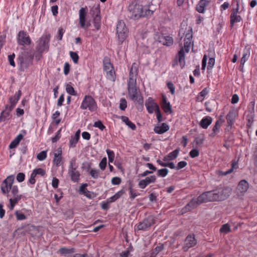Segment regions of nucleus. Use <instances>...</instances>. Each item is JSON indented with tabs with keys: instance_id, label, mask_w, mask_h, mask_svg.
Masks as SVG:
<instances>
[{
	"instance_id": "obj_22",
	"label": "nucleus",
	"mask_w": 257,
	"mask_h": 257,
	"mask_svg": "<svg viewBox=\"0 0 257 257\" xmlns=\"http://www.w3.org/2000/svg\"><path fill=\"white\" fill-rule=\"evenodd\" d=\"M93 15L96 14L93 18V25L96 30H98L101 26V17L100 15V11L97 9H95V10L93 11Z\"/></svg>"
},
{
	"instance_id": "obj_63",
	"label": "nucleus",
	"mask_w": 257,
	"mask_h": 257,
	"mask_svg": "<svg viewBox=\"0 0 257 257\" xmlns=\"http://www.w3.org/2000/svg\"><path fill=\"white\" fill-rule=\"evenodd\" d=\"M34 172L36 173V175H40L42 176H43L45 174V171L42 168H38L34 170Z\"/></svg>"
},
{
	"instance_id": "obj_27",
	"label": "nucleus",
	"mask_w": 257,
	"mask_h": 257,
	"mask_svg": "<svg viewBox=\"0 0 257 257\" xmlns=\"http://www.w3.org/2000/svg\"><path fill=\"white\" fill-rule=\"evenodd\" d=\"M169 130V126L166 123H163L161 126H155L154 131L158 134H163Z\"/></svg>"
},
{
	"instance_id": "obj_12",
	"label": "nucleus",
	"mask_w": 257,
	"mask_h": 257,
	"mask_svg": "<svg viewBox=\"0 0 257 257\" xmlns=\"http://www.w3.org/2000/svg\"><path fill=\"white\" fill-rule=\"evenodd\" d=\"M17 42L21 46L30 45L31 40L27 33L24 31H20L17 36Z\"/></svg>"
},
{
	"instance_id": "obj_43",
	"label": "nucleus",
	"mask_w": 257,
	"mask_h": 257,
	"mask_svg": "<svg viewBox=\"0 0 257 257\" xmlns=\"http://www.w3.org/2000/svg\"><path fill=\"white\" fill-rule=\"evenodd\" d=\"M106 153L108 156L109 163H112L114 159V152L109 149L106 150Z\"/></svg>"
},
{
	"instance_id": "obj_62",
	"label": "nucleus",
	"mask_w": 257,
	"mask_h": 257,
	"mask_svg": "<svg viewBox=\"0 0 257 257\" xmlns=\"http://www.w3.org/2000/svg\"><path fill=\"white\" fill-rule=\"evenodd\" d=\"M121 183V179L117 177H115L112 178L111 183L113 185H119Z\"/></svg>"
},
{
	"instance_id": "obj_7",
	"label": "nucleus",
	"mask_w": 257,
	"mask_h": 257,
	"mask_svg": "<svg viewBox=\"0 0 257 257\" xmlns=\"http://www.w3.org/2000/svg\"><path fill=\"white\" fill-rule=\"evenodd\" d=\"M103 69L106 72L107 78L109 80L114 81L115 79V72L113 67L107 57H105L103 60Z\"/></svg>"
},
{
	"instance_id": "obj_48",
	"label": "nucleus",
	"mask_w": 257,
	"mask_h": 257,
	"mask_svg": "<svg viewBox=\"0 0 257 257\" xmlns=\"http://www.w3.org/2000/svg\"><path fill=\"white\" fill-rule=\"evenodd\" d=\"M119 108L121 110H124L127 107V102L124 98H121L120 100Z\"/></svg>"
},
{
	"instance_id": "obj_37",
	"label": "nucleus",
	"mask_w": 257,
	"mask_h": 257,
	"mask_svg": "<svg viewBox=\"0 0 257 257\" xmlns=\"http://www.w3.org/2000/svg\"><path fill=\"white\" fill-rule=\"evenodd\" d=\"M10 118V112L5 109L1 113L0 122L2 121H5L7 119H9Z\"/></svg>"
},
{
	"instance_id": "obj_15",
	"label": "nucleus",
	"mask_w": 257,
	"mask_h": 257,
	"mask_svg": "<svg viewBox=\"0 0 257 257\" xmlns=\"http://www.w3.org/2000/svg\"><path fill=\"white\" fill-rule=\"evenodd\" d=\"M156 39L159 43L167 46H170L172 45L174 42L173 38L170 36L159 35L156 36Z\"/></svg>"
},
{
	"instance_id": "obj_49",
	"label": "nucleus",
	"mask_w": 257,
	"mask_h": 257,
	"mask_svg": "<svg viewBox=\"0 0 257 257\" xmlns=\"http://www.w3.org/2000/svg\"><path fill=\"white\" fill-rule=\"evenodd\" d=\"M99 172L98 170L91 169L89 173L93 179H96L98 178Z\"/></svg>"
},
{
	"instance_id": "obj_61",
	"label": "nucleus",
	"mask_w": 257,
	"mask_h": 257,
	"mask_svg": "<svg viewBox=\"0 0 257 257\" xmlns=\"http://www.w3.org/2000/svg\"><path fill=\"white\" fill-rule=\"evenodd\" d=\"M25 175L23 173H19L17 176V180L19 182H22L25 180Z\"/></svg>"
},
{
	"instance_id": "obj_17",
	"label": "nucleus",
	"mask_w": 257,
	"mask_h": 257,
	"mask_svg": "<svg viewBox=\"0 0 257 257\" xmlns=\"http://www.w3.org/2000/svg\"><path fill=\"white\" fill-rule=\"evenodd\" d=\"M161 106L164 111L167 114H171L173 112L170 103L167 101L166 96L164 94L162 95Z\"/></svg>"
},
{
	"instance_id": "obj_14",
	"label": "nucleus",
	"mask_w": 257,
	"mask_h": 257,
	"mask_svg": "<svg viewBox=\"0 0 257 257\" xmlns=\"http://www.w3.org/2000/svg\"><path fill=\"white\" fill-rule=\"evenodd\" d=\"M193 38V31L192 28L189 27V29L185 35L184 38V47L186 52L188 53L190 50V48L192 43Z\"/></svg>"
},
{
	"instance_id": "obj_34",
	"label": "nucleus",
	"mask_w": 257,
	"mask_h": 257,
	"mask_svg": "<svg viewBox=\"0 0 257 257\" xmlns=\"http://www.w3.org/2000/svg\"><path fill=\"white\" fill-rule=\"evenodd\" d=\"M241 20L242 19L239 15H234V13L231 14L230 16V27L233 28L234 23L240 22Z\"/></svg>"
},
{
	"instance_id": "obj_16",
	"label": "nucleus",
	"mask_w": 257,
	"mask_h": 257,
	"mask_svg": "<svg viewBox=\"0 0 257 257\" xmlns=\"http://www.w3.org/2000/svg\"><path fill=\"white\" fill-rule=\"evenodd\" d=\"M145 105L149 113H153L154 111L159 109V105L154 101L152 97H149L146 101Z\"/></svg>"
},
{
	"instance_id": "obj_26",
	"label": "nucleus",
	"mask_w": 257,
	"mask_h": 257,
	"mask_svg": "<svg viewBox=\"0 0 257 257\" xmlns=\"http://www.w3.org/2000/svg\"><path fill=\"white\" fill-rule=\"evenodd\" d=\"M54 158L53 159V163L57 166L59 167L62 161V150L61 148H58L56 150V152L54 153Z\"/></svg>"
},
{
	"instance_id": "obj_3",
	"label": "nucleus",
	"mask_w": 257,
	"mask_h": 257,
	"mask_svg": "<svg viewBox=\"0 0 257 257\" xmlns=\"http://www.w3.org/2000/svg\"><path fill=\"white\" fill-rule=\"evenodd\" d=\"M152 5H149L143 7L135 2H132L128 7L130 18L138 20L141 17L151 16L155 10L152 8Z\"/></svg>"
},
{
	"instance_id": "obj_20",
	"label": "nucleus",
	"mask_w": 257,
	"mask_h": 257,
	"mask_svg": "<svg viewBox=\"0 0 257 257\" xmlns=\"http://www.w3.org/2000/svg\"><path fill=\"white\" fill-rule=\"evenodd\" d=\"M250 54V47L249 46H246L243 50V55L240 60V71H242L243 65L246 61L249 58Z\"/></svg>"
},
{
	"instance_id": "obj_40",
	"label": "nucleus",
	"mask_w": 257,
	"mask_h": 257,
	"mask_svg": "<svg viewBox=\"0 0 257 257\" xmlns=\"http://www.w3.org/2000/svg\"><path fill=\"white\" fill-rule=\"evenodd\" d=\"M164 249L163 244H160V245L156 246L152 250L151 253V257H155L156 255Z\"/></svg>"
},
{
	"instance_id": "obj_58",
	"label": "nucleus",
	"mask_w": 257,
	"mask_h": 257,
	"mask_svg": "<svg viewBox=\"0 0 257 257\" xmlns=\"http://www.w3.org/2000/svg\"><path fill=\"white\" fill-rule=\"evenodd\" d=\"M187 164V163L186 161H182L179 162L177 164L176 169H177V170L181 169L184 168L185 167H186Z\"/></svg>"
},
{
	"instance_id": "obj_9",
	"label": "nucleus",
	"mask_w": 257,
	"mask_h": 257,
	"mask_svg": "<svg viewBox=\"0 0 257 257\" xmlns=\"http://www.w3.org/2000/svg\"><path fill=\"white\" fill-rule=\"evenodd\" d=\"M50 38L51 35L49 34L43 35L39 39L38 44L36 46L37 51L43 52L46 50H48Z\"/></svg>"
},
{
	"instance_id": "obj_36",
	"label": "nucleus",
	"mask_w": 257,
	"mask_h": 257,
	"mask_svg": "<svg viewBox=\"0 0 257 257\" xmlns=\"http://www.w3.org/2000/svg\"><path fill=\"white\" fill-rule=\"evenodd\" d=\"M121 120L124 122L126 125H127L129 127H130L133 130H135L136 128V125L131 121L128 118L125 116H121L120 117Z\"/></svg>"
},
{
	"instance_id": "obj_39",
	"label": "nucleus",
	"mask_w": 257,
	"mask_h": 257,
	"mask_svg": "<svg viewBox=\"0 0 257 257\" xmlns=\"http://www.w3.org/2000/svg\"><path fill=\"white\" fill-rule=\"evenodd\" d=\"M220 124H219V121L217 120L215 122V124L213 127L212 128V132L210 134V136L211 137H214L215 136V135L218 134L219 132V130L220 128Z\"/></svg>"
},
{
	"instance_id": "obj_50",
	"label": "nucleus",
	"mask_w": 257,
	"mask_h": 257,
	"mask_svg": "<svg viewBox=\"0 0 257 257\" xmlns=\"http://www.w3.org/2000/svg\"><path fill=\"white\" fill-rule=\"evenodd\" d=\"M107 164V159L106 157H104L102 158L99 164V167H100V169L102 170H104Z\"/></svg>"
},
{
	"instance_id": "obj_2",
	"label": "nucleus",
	"mask_w": 257,
	"mask_h": 257,
	"mask_svg": "<svg viewBox=\"0 0 257 257\" xmlns=\"http://www.w3.org/2000/svg\"><path fill=\"white\" fill-rule=\"evenodd\" d=\"M135 63H134L131 68L129 73V80L127 82V90L129 98L136 101L139 104H143V98L139 94V90L136 86L137 76L138 75V69L135 66Z\"/></svg>"
},
{
	"instance_id": "obj_23",
	"label": "nucleus",
	"mask_w": 257,
	"mask_h": 257,
	"mask_svg": "<svg viewBox=\"0 0 257 257\" xmlns=\"http://www.w3.org/2000/svg\"><path fill=\"white\" fill-rule=\"evenodd\" d=\"M209 4V1L207 0H200L196 7V10L199 13H204L205 8Z\"/></svg>"
},
{
	"instance_id": "obj_21",
	"label": "nucleus",
	"mask_w": 257,
	"mask_h": 257,
	"mask_svg": "<svg viewBox=\"0 0 257 257\" xmlns=\"http://www.w3.org/2000/svg\"><path fill=\"white\" fill-rule=\"evenodd\" d=\"M248 188V184L245 180H241L237 187L236 191L237 194L243 195L246 192Z\"/></svg>"
},
{
	"instance_id": "obj_56",
	"label": "nucleus",
	"mask_w": 257,
	"mask_h": 257,
	"mask_svg": "<svg viewBox=\"0 0 257 257\" xmlns=\"http://www.w3.org/2000/svg\"><path fill=\"white\" fill-rule=\"evenodd\" d=\"M208 93V90L207 88H204L200 93L199 94L201 96L200 101H202L204 100V97Z\"/></svg>"
},
{
	"instance_id": "obj_60",
	"label": "nucleus",
	"mask_w": 257,
	"mask_h": 257,
	"mask_svg": "<svg viewBox=\"0 0 257 257\" xmlns=\"http://www.w3.org/2000/svg\"><path fill=\"white\" fill-rule=\"evenodd\" d=\"M167 87L168 89H169L171 94H174L175 93V87L173 83L171 82H168Z\"/></svg>"
},
{
	"instance_id": "obj_55",
	"label": "nucleus",
	"mask_w": 257,
	"mask_h": 257,
	"mask_svg": "<svg viewBox=\"0 0 257 257\" xmlns=\"http://www.w3.org/2000/svg\"><path fill=\"white\" fill-rule=\"evenodd\" d=\"M15 213L17 220H23L26 219V216L24 213H20L18 211H17Z\"/></svg>"
},
{
	"instance_id": "obj_25",
	"label": "nucleus",
	"mask_w": 257,
	"mask_h": 257,
	"mask_svg": "<svg viewBox=\"0 0 257 257\" xmlns=\"http://www.w3.org/2000/svg\"><path fill=\"white\" fill-rule=\"evenodd\" d=\"M236 116V111L234 109L230 110L226 117L229 126H231L233 124Z\"/></svg>"
},
{
	"instance_id": "obj_30",
	"label": "nucleus",
	"mask_w": 257,
	"mask_h": 257,
	"mask_svg": "<svg viewBox=\"0 0 257 257\" xmlns=\"http://www.w3.org/2000/svg\"><path fill=\"white\" fill-rule=\"evenodd\" d=\"M179 151V149H176L173 152L170 153L168 155L165 156L163 158V161L166 162L175 160L177 157Z\"/></svg>"
},
{
	"instance_id": "obj_4",
	"label": "nucleus",
	"mask_w": 257,
	"mask_h": 257,
	"mask_svg": "<svg viewBox=\"0 0 257 257\" xmlns=\"http://www.w3.org/2000/svg\"><path fill=\"white\" fill-rule=\"evenodd\" d=\"M228 187H221L203 193L206 202L221 201L226 200L231 193Z\"/></svg>"
},
{
	"instance_id": "obj_6",
	"label": "nucleus",
	"mask_w": 257,
	"mask_h": 257,
	"mask_svg": "<svg viewBox=\"0 0 257 257\" xmlns=\"http://www.w3.org/2000/svg\"><path fill=\"white\" fill-rule=\"evenodd\" d=\"M80 108L83 110L88 109L91 112L95 111L97 109V103L91 96L85 95L80 105Z\"/></svg>"
},
{
	"instance_id": "obj_64",
	"label": "nucleus",
	"mask_w": 257,
	"mask_h": 257,
	"mask_svg": "<svg viewBox=\"0 0 257 257\" xmlns=\"http://www.w3.org/2000/svg\"><path fill=\"white\" fill-rule=\"evenodd\" d=\"M156 113L157 115V118L159 122H160L163 121L162 115L161 112L160 111V108L156 111Z\"/></svg>"
},
{
	"instance_id": "obj_42",
	"label": "nucleus",
	"mask_w": 257,
	"mask_h": 257,
	"mask_svg": "<svg viewBox=\"0 0 257 257\" xmlns=\"http://www.w3.org/2000/svg\"><path fill=\"white\" fill-rule=\"evenodd\" d=\"M169 172V170L167 168L159 169L157 171V174L158 176L165 177Z\"/></svg>"
},
{
	"instance_id": "obj_5",
	"label": "nucleus",
	"mask_w": 257,
	"mask_h": 257,
	"mask_svg": "<svg viewBox=\"0 0 257 257\" xmlns=\"http://www.w3.org/2000/svg\"><path fill=\"white\" fill-rule=\"evenodd\" d=\"M206 203L203 194L202 193L197 198H192L182 209V213H185L196 208L200 204Z\"/></svg>"
},
{
	"instance_id": "obj_46",
	"label": "nucleus",
	"mask_w": 257,
	"mask_h": 257,
	"mask_svg": "<svg viewBox=\"0 0 257 257\" xmlns=\"http://www.w3.org/2000/svg\"><path fill=\"white\" fill-rule=\"evenodd\" d=\"M221 233H228L230 231V226L228 224H223L220 229Z\"/></svg>"
},
{
	"instance_id": "obj_19",
	"label": "nucleus",
	"mask_w": 257,
	"mask_h": 257,
	"mask_svg": "<svg viewBox=\"0 0 257 257\" xmlns=\"http://www.w3.org/2000/svg\"><path fill=\"white\" fill-rule=\"evenodd\" d=\"M87 8L86 7L85 8H81L79 12V24L82 28H85V27L86 16L87 13Z\"/></svg>"
},
{
	"instance_id": "obj_41",
	"label": "nucleus",
	"mask_w": 257,
	"mask_h": 257,
	"mask_svg": "<svg viewBox=\"0 0 257 257\" xmlns=\"http://www.w3.org/2000/svg\"><path fill=\"white\" fill-rule=\"evenodd\" d=\"M66 92L70 95H76L77 93L75 91L74 88L69 84H67L66 85Z\"/></svg>"
},
{
	"instance_id": "obj_11",
	"label": "nucleus",
	"mask_w": 257,
	"mask_h": 257,
	"mask_svg": "<svg viewBox=\"0 0 257 257\" xmlns=\"http://www.w3.org/2000/svg\"><path fill=\"white\" fill-rule=\"evenodd\" d=\"M75 163V159L73 158L70 162L68 168V174L71 177V179L74 182H78L80 179V174L79 172L76 170V168L74 167Z\"/></svg>"
},
{
	"instance_id": "obj_35",
	"label": "nucleus",
	"mask_w": 257,
	"mask_h": 257,
	"mask_svg": "<svg viewBox=\"0 0 257 257\" xmlns=\"http://www.w3.org/2000/svg\"><path fill=\"white\" fill-rule=\"evenodd\" d=\"M179 59L178 61L180 63L181 68H183L185 65V54L183 48L178 52Z\"/></svg>"
},
{
	"instance_id": "obj_38",
	"label": "nucleus",
	"mask_w": 257,
	"mask_h": 257,
	"mask_svg": "<svg viewBox=\"0 0 257 257\" xmlns=\"http://www.w3.org/2000/svg\"><path fill=\"white\" fill-rule=\"evenodd\" d=\"M204 141V138L202 136H198L194 139L193 141V143H195L196 146L193 147L198 148L201 147L202 145L203 144Z\"/></svg>"
},
{
	"instance_id": "obj_54",
	"label": "nucleus",
	"mask_w": 257,
	"mask_h": 257,
	"mask_svg": "<svg viewBox=\"0 0 257 257\" xmlns=\"http://www.w3.org/2000/svg\"><path fill=\"white\" fill-rule=\"evenodd\" d=\"M91 163H89L88 162H84L82 164V168L86 170V171L87 172H89L90 171V168H91Z\"/></svg>"
},
{
	"instance_id": "obj_47",
	"label": "nucleus",
	"mask_w": 257,
	"mask_h": 257,
	"mask_svg": "<svg viewBox=\"0 0 257 257\" xmlns=\"http://www.w3.org/2000/svg\"><path fill=\"white\" fill-rule=\"evenodd\" d=\"M129 191H130V198L132 200H134L136 196L138 195V194L136 193V191L134 190L132 188V185H130L129 186Z\"/></svg>"
},
{
	"instance_id": "obj_59",
	"label": "nucleus",
	"mask_w": 257,
	"mask_h": 257,
	"mask_svg": "<svg viewBox=\"0 0 257 257\" xmlns=\"http://www.w3.org/2000/svg\"><path fill=\"white\" fill-rule=\"evenodd\" d=\"M70 66L68 62H65L64 66V73L65 75L68 74L70 71Z\"/></svg>"
},
{
	"instance_id": "obj_29",
	"label": "nucleus",
	"mask_w": 257,
	"mask_h": 257,
	"mask_svg": "<svg viewBox=\"0 0 257 257\" xmlns=\"http://www.w3.org/2000/svg\"><path fill=\"white\" fill-rule=\"evenodd\" d=\"M212 121V118L209 116H206L203 117L200 122V126L206 129L208 126L211 123Z\"/></svg>"
},
{
	"instance_id": "obj_33",
	"label": "nucleus",
	"mask_w": 257,
	"mask_h": 257,
	"mask_svg": "<svg viewBox=\"0 0 257 257\" xmlns=\"http://www.w3.org/2000/svg\"><path fill=\"white\" fill-rule=\"evenodd\" d=\"M21 94L22 92L19 90L17 93H16L14 97H11L9 99L10 104L15 106L16 103L20 99Z\"/></svg>"
},
{
	"instance_id": "obj_10",
	"label": "nucleus",
	"mask_w": 257,
	"mask_h": 257,
	"mask_svg": "<svg viewBox=\"0 0 257 257\" xmlns=\"http://www.w3.org/2000/svg\"><path fill=\"white\" fill-rule=\"evenodd\" d=\"M155 221L154 217L152 215H149L144 219L142 222L139 223L137 225V229L138 230H148L155 223Z\"/></svg>"
},
{
	"instance_id": "obj_53",
	"label": "nucleus",
	"mask_w": 257,
	"mask_h": 257,
	"mask_svg": "<svg viewBox=\"0 0 257 257\" xmlns=\"http://www.w3.org/2000/svg\"><path fill=\"white\" fill-rule=\"evenodd\" d=\"M15 57V55L13 53L12 55H10L8 56V60L10 63V64L13 67H15V63L14 61V58Z\"/></svg>"
},
{
	"instance_id": "obj_31",
	"label": "nucleus",
	"mask_w": 257,
	"mask_h": 257,
	"mask_svg": "<svg viewBox=\"0 0 257 257\" xmlns=\"http://www.w3.org/2000/svg\"><path fill=\"white\" fill-rule=\"evenodd\" d=\"M75 251V249L72 247L67 248L65 247H61L58 252L61 255L64 256H67L68 254H70L74 253Z\"/></svg>"
},
{
	"instance_id": "obj_52",
	"label": "nucleus",
	"mask_w": 257,
	"mask_h": 257,
	"mask_svg": "<svg viewBox=\"0 0 257 257\" xmlns=\"http://www.w3.org/2000/svg\"><path fill=\"white\" fill-rule=\"evenodd\" d=\"M94 126L98 127L101 131H103L105 128V126L103 124L100 120L95 121L94 123Z\"/></svg>"
},
{
	"instance_id": "obj_1",
	"label": "nucleus",
	"mask_w": 257,
	"mask_h": 257,
	"mask_svg": "<svg viewBox=\"0 0 257 257\" xmlns=\"http://www.w3.org/2000/svg\"><path fill=\"white\" fill-rule=\"evenodd\" d=\"M14 179V175L9 176L3 181L1 185L2 193L4 195H7L9 200L10 210H13L16 204L21 200L23 197V195L19 193L18 186H13Z\"/></svg>"
},
{
	"instance_id": "obj_44",
	"label": "nucleus",
	"mask_w": 257,
	"mask_h": 257,
	"mask_svg": "<svg viewBox=\"0 0 257 257\" xmlns=\"http://www.w3.org/2000/svg\"><path fill=\"white\" fill-rule=\"evenodd\" d=\"M70 56L74 63H75V64L78 63L79 56L76 52L70 51Z\"/></svg>"
},
{
	"instance_id": "obj_57",
	"label": "nucleus",
	"mask_w": 257,
	"mask_h": 257,
	"mask_svg": "<svg viewBox=\"0 0 257 257\" xmlns=\"http://www.w3.org/2000/svg\"><path fill=\"white\" fill-rule=\"evenodd\" d=\"M215 63V59L214 58H210L209 59V61L208 63V66H207V69H211Z\"/></svg>"
},
{
	"instance_id": "obj_51",
	"label": "nucleus",
	"mask_w": 257,
	"mask_h": 257,
	"mask_svg": "<svg viewBox=\"0 0 257 257\" xmlns=\"http://www.w3.org/2000/svg\"><path fill=\"white\" fill-rule=\"evenodd\" d=\"M196 148L192 150L189 153L190 156L192 158H196L199 155V152Z\"/></svg>"
},
{
	"instance_id": "obj_32",
	"label": "nucleus",
	"mask_w": 257,
	"mask_h": 257,
	"mask_svg": "<svg viewBox=\"0 0 257 257\" xmlns=\"http://www.w3.org/2000/svg\"><path fill=\"white\" fill-rule=\"evenodd\" d=\"M23 139V135L20 134L9 145L10 149L15 148L20 143V141Z\"/></svg>"
},
{
	"instance_id": "obj_8",
	"label": "nucleus",
	"mask_w": 257,
	"mask_h": 257,
	"mask_svg": "<svg viewBox=\"0 0 257 257\" xmlns=\"http://www.w3.org/2000/svg\"><path fill=\"white\" fill-rule=\"evenodd\" d=\"M116 33L119 42L121 44L125 39L128 33L127 28L123 21H119L116 26Z\"/></svg>"
},
{
	"instance_id": "obj_28",
	"label": "nucleus",
	"mask_w": 257,
	"mask_h": 257,
	"mask_svg": "<svg viewBox=\"0 0 257 257\" xmlns=\"http://www.w3.org/2000/svg\"><path fill=\"white\" fill-rule=\"evenodd\" d=\"M80 138V130L77 131L74 136H71L69 141V146L70 148H74L76 147L78 140Z\"/></svg>"
},
{
	"instance_id": "obj_24",
	"label": "nucleus",
	"mask_w": 257,
	"mask_h": 257,
	"mask_svg": "<svg viewBox=\"0 0 257 257\" xmlns=\"http://www.w3.org/2000/svg\"><path fill=\"white\" fill-rule=\"evenodd\" d=\"M33 59V56L31 55L28 56L27 58L24 57L23 56H19V60L21 67L27 68L29 63L32 62Z\"/></svg>"
},
{
	"instance_id": "obj_13",
	"label": "nucleus",
	"mask_w": 257,
	"mask_h": 257,
	"mask_svg": "<svg viewBox=\"0 0 257 257\" xmlns=\"http://www.w3.org/2000/svg\"><path fill=\"white\" fill-rule=\"evenodd\" d=\"M197 243V241L195 238V235L189 234L185 239L184 244L183 247L184 251H187L189 248L193 247Z\"/></svg>"
},
{
	"instance_id": "obj_45",
	"label": "nucleus",
	"mask_w": 257,
	"mask_h": 257,
	"mask_svg": "<svg viewBox=\"0 0 257 257\" xmlns=\"http://www.w3.org/2000/svg\"><path fill=\"white\" fill-rule=\"evenodd\" d=\"M47 157V152L46 151H43L37 155V158L39 161H43Z\"/></svg>"
},
{
	"instance_id": "obj_18",
	"label": "nucleus",
	"mask_w": 257,
	"mask_h": 257,
	"mask_svg": "<svg viewBox=\"0 0 257 257\" xmlns=\"http://www.w3.org/2000/svg\"><path fill=\"white\" fill-rule=\"evenodd\" d=\"M156 181V177L155 175L151 176L141 180L139 182L138 186L140 188L144 189L150 184L155 183Z\"/></svg>"
}]
</instances>
